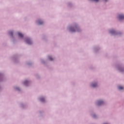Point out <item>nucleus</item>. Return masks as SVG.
Segmentation results:
<instances>
[{
    "instance_id": "nucleus-1",
    "label": "nucleus",
    "mask_w": 124,
    "mask_h": 124,
    "mask_svg": "<svg viewBox=\"0 0 124 124\" xmlns=\"http://www.w3.org/2000/svg\"><path fill=\"white\" fill-rule=\"evenodd\" d=\"M119 20H123V19H124V16L122 15H119Z\"/></svg>"
},
{
    "instance_id": "nucleus-2",
    "label": "nucleus",
    "mask_w": 124,
    "mask_h": 124,
    "mask_svg": "<svg viewBox=\"0 0 124 124\" xmlns=\"http://www.w3.org/2000/svg\"><path fill=\"white\" fill-rule=\"evenodd\" d=\"M26 42L28 44H31V41L30 39H27Z\"/></svg>"
},
{
    "instance_id": "nucleus-3",
    "label": "nucleus",
    "mask_w": 124,
    "mask_h": 124,
    "mask_svg": "<svg viewBox=\"0 0 124 124\" xmlns=\"http://www.w3.org/2000/svg\"><path fill=\"white\" fill-rule=\"evenodd\" d=\"M97 104L99 106L102 105V104H103V101H98Z\"/></svg>"
},
{
    "instance_id": "nucleus-4",
    "label": "nucleus",
    "mask_w": 124,
    "mask_h": 124,
    "mask_svg": "<svg viewBox=\"0 0 124 124\" xmlns=\"http://www.w3.org/2000/svg\"><path fill=\"white\" fill-rule=\"evenodd\" d=\"M17 34L19 37H23L24 35L21 32H18Z\"/></svg>"
},
{
    "instance_id": "nucleus-5",
    "label": "nucleus",
    "mask_w": 124,
    "mask_h": 124,
    "mask_svg": "<svg viewBox=\"0 0 124 124\" xmlns=\"http://www.w3.org/2000/svg\"><path fill=\"white\" fill-rule=\"evenodd\" d=\"M70 31L72 32H74L75 31V30H74V28H70Z\"/></svg>"
},
{
    "instance_id": "nucleus-6",
    "label": "nucleus",
    "mask_w": 124,
    "mask_h": 124,
    "mask_svg": "<svg viewBox=\"0 0 124 124\" xmlns=\"http://www.w3.org/2000/svg\"><path fill=\"white\" fill-rule=\"evenodd\" d=\"M38 23L39 25H42V24H43V22L41 20H38Z\"/></svg>"
},
{
    "instance_id": "nucleus-7",
    "label": "nucleus",
    "mask_w": 124,
    "mask_h": 124,
    "mask_svg": "<svg viewBox=\"0 0 124 124\" xmlns=\"http://www.w3.org/2000/svg\"><path fill=\"white\" fill-rule=\"evenodd\" d=\"M29 83V81H28L27 80H26L24 81V84L25 85V86H27V84Z\"/></svg>"
},
{
    "instance_id": "nucleus-8",
    "label": "nucleus",
    "mask_w": 124,
    "mask_h": 124,
    "mask_svg": "<svg viewBox=\"0 0 124 124\" xmlns=\"http://www.w3.org/2000/svg\"><path fill=\"white\" fill-rule=\"evenodd\" d=\"M96 86H97L96 83L92 84V87H93V88H95V87H96Z\"/></svg>"
},
{
    "instance_id": "nucleus-9",
    "label": "nucleus",
    "mask_w": 124,
    "mask_h": 124,
    "mask_svg": "<svg viewBox=\"0 0 124 124\" xmlns=\"http://www.w3.org/2000/svg\"><path fill=\"white\" fill-rule=\"evenodd\" d=\"M123 89H124V87H123L122 86H119L118 87L119 90H123Z\"/></svg>"
},
{
    "instance_id": "nucleus-10",
    "label": "nucleus",
    "mask_w": 124,
    "mask_h": 124,
    "mask_svg": "<svg viewBox=\"0 0 124 124\" xmlns=\"http://www.w3.org/2000/svg\"><path fill=\"white\" fill-rule=\"evenodd\" d=\"M40 100H41L42 102H43L45 101V100L44 99V98H40Z\"/></svg>"
},
{
    "instance_id": "nucleus-11",
    "label": "nucleus",
    "mask_w": 124,
    "mask_h": 124,
    "mask_svg": "<svg viewBox=\"0 0 124 124\" xmlns=\"http://www.w3.org/2000/svg\"><path fill=\"white\" fill-rule=\"evenodd\" d=\"M9 34L12 36V35H13V31L9 32Z\"/></svg>"
},
{
    "instance_id": "nucleus-12",
    "label": "nucleus",
    "mask_w": 124,
    "mask_h": 124,
    "mask_svg": "<svg viewBox=\"0 0 124 124\" xmlns=\"http://www.w3.org/2000/svg\"><path fill=\"white\" fill-rule=\"evenodd\" d=\"M110 33H115V31L112 30L110 31Z\"/></svg>"
},
{
    "instance_id": "nucleus-13",
    "label": "nucleus",
    "mask_w": 124,
    "mask_h": 124,
    "mask_svg": "<svg viewBox=\"0 0 124 124\" xmlns=\"http://www.w3.org/2000/svg\"><path fill=\"white\" fill-rule=\"evenodd\" d=\"M49 60L50 61H53V58H52V57H49Z\"/></svg>"
},
{
    "instance_id": "nucleus-14",
    "label": "nucleus",
    "mask_w": 124,
    "mask_h": 124,
    "mask_svg": "<svg viewBox=\"0 0 124 124\" xmlns=\"http://www.w3.org/2000/svg\"><path fill=\"white\" fill-rule=\"evenodd\" d=\"M16 89V90H17V91H20V89H19V88L17 87Z\"/></svg>"
},
{
    "instance_id": "nucleus-15",
    "label": "nucleus",
    "mask_w": 124,
    "mask_h": 124,
    "mask_svg": "<svg viewBox=\"0 0 124 124\" xmlns=\"http://www.w3.org/2000/svg\"><path fill=\"white\" fill-rule=\"evenodd\" d=\"M94 1H96V2H97V1H98V0H93Z\"/></svg>"
},
{
    "instance_id": "nucleus-16",
    "label": "nucleus",
    "mask_w": 124,
    "mask_h": 124,
    "mask_svg": "<svg viewBox=\"0 0 124 124\" xmlns=\"http://www.w3.org/2000/svg\"><path fill=\"white\" fill-rule=\"evenodd\" d=\"M104 1H107V0H104Z\"/></svg>"
},
{
    "instance_id": "nucleus-17",
    "label": "nucleus",
    "mask_w": 124,
    "mask_h": 124,
    "mask_svg": "<svg viewBox=\"0 0 124 124\" xmlns=\"http://www.w3.org/2000/svg\"><path fill=\"white\" fill-rule=\"evenodd\" d=\"M77 30H78V28H76Z\"/></svg>"
}]
</instances>
